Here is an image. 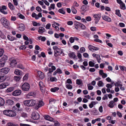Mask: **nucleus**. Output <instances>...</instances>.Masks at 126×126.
<instances>
[{
  "mask_svg": "<svg viewBox=\"0 0 126 126\" xmlns=\"http://www.w3.org/2000/svg\"><path fill=\"white\" fill-rule=\"evenodd\" d=\"M0 21L3 26L6 29L8 30L10 29L9 27V22L7 19L4 17H2L1 18Z\"/></svg>",
  "mask_w": 126,
  "mask_h": 126,
  "instance_id": "nucleus-1",
  "label": "nucleus"
},
{
  "mask_svg": "<svg viewBox=\"0 0 126 126\" xmlns=\"http://www.w3.org/2000/svg\"><path fill=\"white\" fill-rule=\"evenodd\" d=\"M3 113L4 115L10 117H13L16 115V113L15 111L9 109L4 110Z\"/></svg>",
  "mask_w": 126,
  "mask_h": 126,
  "instance_id": "nucleus-2",
  "label": "nucleus"
},
{
  "mask_svg": "<svg viewBox=\"0 0 126 126\" xmlns=\"http://www.w3.org/2000/svg\"><path fill=\"white\" fill-rule=\"evenodd\" d=\"M58 50H55L54 51V55L55 57H57L58 56H64L65 55V54L63 52V50L62 49H59Z\"/></svg>",
  "mask_w": 126,
  "mask_h": 126,
  "instance_id": "nucleus-3",
  "label": "nucleus"
},
{
  "mask_svg": "<svg viewBox=\"0 0 126 126\" xmlns=\"http://www.w3.org/2000/svg\"><path fill=\"white\" fill-rule=\"evenodd\" d=\"M10 71L9 68L4 67L0 69V75H4L7 74Z\"/></svg>",
  "mask_w": 126,
  "mask_h": 126,
  "instance_id": "nucleus-4",
  "label": "nucleus"
},
{
  "mask_svg": "<svg viewBox=\"0 0 126 126\" xmlns=\"http://www.w3.org/2000/svg\"><path fill=\"white\" fill-rule=\"evenodd\" d=\"M21 88L23 91H28L30 88V85L28 83H25L22 85Z\"/></svg>",
  "mask_w": 126,
  "mask_h": 126,
  "instance_id": "nucleus-5",
  "label": "nucleus"
},
{
  "mask_svg": "<svg viewBox=\"0 0 126 126\" xmlns=\"http://www.w3.org/2000/svg\"><path fill=\"white\" fill-rule=\"evenodd\" d=\"M101 16V14L100 13L96 14H94L93 15V17L94 18V20L95 21V23L97 24L100 20Z\"/></svg>",
  "mask_w": 126,
  "mask_h": 126,
  "instance_id": "nucleus-6",
  "label": "nucleus"
},
{
  "mask_svg": "<svg viewBox=\"0 0 126 126\" xmlns=\"http://www.w3.org/2000/svg\"><path fill=\"white\" fill-rule=\"evenodd\" d=\"M44 103L42 101H39L38 103L35 105L34 108L36 109H38L40 107L44 106Z\"/></svg>",
  "mask_w": 126,
  "mask_h": 126,
  "instance_id": "nucleus-7",
  "label": "nucleus"
},
{
  "mask_svg": "<svg viewBox=\"0 0 126 126\" xmlns=\"http://www.w3.org/2000/svg\"><path fill=\"white\" fill-rule=\"evenodd\" d=\"M31 117L33 119L37 120L40 117V115L38 113H36L35 112H33L32 114Z\"/></svg>",
  "mask_w": 126,
  "mask_h": 126,
  "instance_id": "nucleus-8",
  "label": "nucleus"
},
{
  "mask_svg": "<svg viewBox=\"0 0 126 126\" xmlns=\"http://www.w3.org/2000/svg\"><path fill=\"white\" fill-rule=\"evenodd\" d=\"M21 93V91L20 90H16L12 93V94L14 96H17L20 95Z\"/></svg>",
  "mask_w": 126,
  "mask_h": 126,
  "instance_id": "nucleus-9",
  "label": "nucleus"
},
{
  "mask_svg": "<svg viewBox=\"0 0 126 126\" xmlns=\"http://www.w3.org/2000/svg\"><path fill=\"white\" fill-rule=\"evenodd\" d=\"M102 17L103 19L105 21L109 22H111V18L105 15H103L102 16Z\"/></svg>",
  "mask_w": 126,
  "mask_h": 126,
  "instance_id": "nucleus-10",
  "label": "nucleus"
},
{
  "mask_svg": "<svg viewBox=\"0 0 126 126\" xmlns=\"http://www.w3.org/2000/svg\"><path fill=\"white\" fill-rule=\"evenodd\" d=\"M37 76L41 80L43 79L44 78V73L40 71H37Z\"/></svg>",
  "mask_w": 126,
  "mask_h": 126,
  "instance_id": "nucleus-11",
  "label": "nucleus"
},
{
  "mask_svg": "<svg viewBox=\"0 0 126 126\" xmlns=\"http://www.w3.org/2000/svg\"><path fill=\"white\" fill-rule=\"evenodd\" d=\"M80 9L82 11L85 12L89 9V6L87 5H83Z\"/></svg>",
  "mask_w": 126,
  "mask_h": 126,
  "instance_id": "nucleus-12",
  "label": "nucleus"
},
{
  "mask_svg": "<svg viewBox=\"0 0 126 126\" xmlns=\"http://www.w3.org/2000/svg\"><path fill=\"white\" fill-rule=\"evenodd\" d=\"M8 59L7 56L5 55L3 56V57L0 59V61L2 63V64H5L7 60Z\"/></svg>",
  "mask_w": 126,
  "mask_h": 126,
  "instance_id": "nucleus-13",
  "label": "nucleus"
},
{
  "mask_svg": "<svg viewBox=\"0 0 126 126\" xmlns=\"http://www.w3.org/2000/svg\"><path fill=\"white\" fill-rule=\"evenodd\" d=\"M9 85L8 82H3L0 85V89H4Z\"/></svg>",
  "mask_w": 126,
  "mask_h": 126,
  "instance_id": "nucleus-14",
  "label": "nucleus"
},
{
  "mask_svg": "<svg viewBox=\"0 0 126 126\" xmlns=\"http://www.w3.org/2000/svg\"><path fill=\"white\" fill-rule=\"evenodd\" d=\"M14 102L12 100L7 99L5 103V105H12L14 104Z\"/></svg>",
  "mask_w": 126,
  "mask_h": 126,
  "instance_id": "nucleus-15",
  "label": "nucleus"
},
{
  "mask_svg": "<svg viewBox=\"0 0 126 126\" xmlns=\"http://www.w3.org/2000/svg\"><path fill=\"white\" fill-rule=\"evenodd\" d=\"M19 30L21 31H23L25 29L24 25L23 24H20L19 25V26L18 28Z\"/></svg>",
  "mask_w": 126,
  "mask_h": 126,
  "instance_id": "nucleus-16",
  "label": "nucleus"
},
{
  "mask_svg": "<svg viewBox=\"0 0 126 126\" xmlns=\"http://www.w3.org/2000/svg\"><path fill=\"white\" fill-rule=\"evenodd\" d=\"M92 114L94 115H97L98 114L99 112L98 111L96 110L95 108L93 109L91 111Z\"/></svg>",
  "mask_w": 126,
  "mask_h": 126,
  "instance_id": "nucleus-17",
  "label": "nucleus"
},
{
  "mask_svg": "<svg viewBox=\"0 0 126 126\" xmlns=\"http://www.w3.org/2000/svg\"><path fill=\"white\" fill-rule=\"evenodd\" d=\"M14 73L16 75L18 76H21L22 75L23 72L21 71L18 69H16L14 72Z\"/></svg>",
  "mask_w": 126,
  "mask_h": 126,
  "instance_id": "nucleus-18",
  "label": "nucleus"
},
{
  "mask_svg": "<svg viewBox=\"0 0 126 126\" xmlns=\"http://www.w3.org/2000/svg\"><path fill=\"white\" fill-rule=\"evenodd\" d=\"M30 107L32 106L35 105L36 104V102L35 100H29Z\"/></svg>",
  "mask_w": 126,
  "mask_h": 126,
  "instance_id": "nucleus-19",
  "label": "nucleus"
},
{
  "mask_svg": "<svg viewBox=\"0 0 126 126\" xmlns=\"http://www.w3.org/2000/svg\"><path fill=\"white\" fill-rule=\"evenodd\" d=\"M46 31L45 29L43 27H40L39 28L38 32L40 33H43Z\"/></svg>",
  "mask_w": 126,
  "mask_h": 126,
  "instance_id": "nucleus-20",
  "label": "nucleus"
},
{
  "mask_svg": "<svg viewBox=\"0 0 126 126\" xmlns=\"http://www.w3.org/2000/svg\"><path fill=\"white\" fill-rule=\"evenodd\" d=\"M10 62V65L12 67L14 66L17 63L16 61L15 60H12Z\"/></svg>",
  "mask_w": 126,
  "mask_h": 126,
  "instance_id": "nucleus-21",
  "label": "nucleus"
},
{
  "mask_svg": "<svg viewBox=\"0 0 126 126\" xmlns=\"http://www.w3.org/2000/svg\"><path fill=\"white\" fill-rule=\"evenodd\" d=\"M114 102L112 100L109 102V104L108 105V106L110 108H112L114 106Z\"/></svg>",
  "mask_w": 126,
  "mask_h": 126,
  "instance_id": "nucleus-22",
  "label": "nucleus"
},
{
  "mask_svg": "<svg viewBox=\"0 0 126 126\" xmlns=\"http://www.w3.org/2000/svg\"><path fill=\"white\" fill-rule=\"evenodd\" d=\"M7 38L8 40L11 41H13L15 40H16V38L15 37L9 35H8Z\"/></svg>",
  "mask_w": 126,
  "mask_h": 126,
  "instance_id": "nucleus-23",
  "label": "nucleus"
},
{
  "mask_svg": "<svg viewBox=\"0 0 126 126\" xmlns=\"http://www.w3.org/2000/svg\"><path fill=\"white\" fill-rule=\"evenodd\" d=\"M8 7L11 10H13L15 9V7L13 5L11 2H9L8 4Z\"/></svg>",
  "mask_w": 126,
  "mask_h": 126,
  "instance_id": "nucleus-24",
  "label": "nucleus"
},
{
  "mask_svg": "<svg viewBox=\"0 0 126 126\" xmlns=\"http://www.w3.org/2000/svg\"><path fill=\"white\" fill-rule=\"evenodd\" d=\"M68 56L71 58H75L76 55L74 52H70L68 54Z\"/></svg>",
  "mask_w": 126,
  "mask_h": 126,
  "instance_id": "nucleus-25",
  "label": "nucleus"
},
{
  "mask_svg": "<svg viewBox=\"0 0 126 126\" xmlns=\"http://www.w3.org/2000/svg\"><path fill=\"white\" fill-rule=\"evenodd\" d=\"M6 79L5 75L0 76V82H3Z\"/></svg>",
  "mask_w": 126,
  "mask_h": 126,
  "instance_id": "nucleus-26",
  "label": "nucleus"
},
{
  "mask_svg": "<svg viewBox=\"0 0 126 126\" xmlns=\"http://www.w3.org/2000/svg\"><path fill=\"white\" fill-rule=\"evenodd\" d=\"M23 104L26 106L30 107L29 100L25 101L23 102Z\"/></svg>",
  "mask_w": 126,
  "mask_h": 126,
  "instance_id": "nucleus-27",
  "label": "nucleus"
},
{
  "mask_svg": "<svg viewBox=\"0 0 126 126\" xmlns=\"http://www.w3.org/2000/svg\"><path fill=\"white\" fill-rule=\"evenodd\" d=\"M5 104L4 100L2 98L0 97V105L3 106Z\"/></svg>",
  "mask_w": 126,
  "mask_h": 126,
  "instance_id": "nucleus-28",
  "label": "nucleus"
},
{
  "mask_svg": "<svg viewBox=\"0 0 126 126\" xmlns=\"http://www.w3.org/2000/svg\"><path fill=\"white\" fill-rule=\"evenodd\" d=\"M59 89V88L58 87H55L54 88H52L51 89L50 91L51 92H55L58 91Z\"/></svg>",
  "mask_w": 126,
  "mask_h": 126,
  "instance_id": "nucleus-29",
  "label": "nucleus"
},
{
  "mask_svg": "<svg viewBox=\"0 0 126 126\" xmlns=\"http://www.w3.org/2000/svg\"><path fill=\"white\" fill-rule=\"evenodd\" d=\"M35 94L33 92H29L27 95V98H29L30 96H34Z\"/></svg>",
  "mask_w": 126,
  "mask_h": 126,
  "instance_id": "nucleus-30",
  "label": "nucleus"
},
{
  "mask_svg": "<svg viewBox=\"0 0 126 126\" xmlns=\"http://www.w3.org/2000/svg\"><path fill=\"white\" fill-rule=\"evenodd\" d=\"M14 90V88L13 87H11L8 88L6 90L7 92L9 93L13 91Z\"/></svg>",
  "mask_w": 126,
  "mask_h": 126,
  "instance_id": "nucleus-31",
  "label": "nucleus"
},
{
  "mask_svg": "<svg viewBox=\"0 0 126 126\" xmlns=\"http://www.w3.org/2000/svg\"><path fill=\"white\" fill-rule=\"evenodd\" d=\"M120 7L121 9L123 10H125L126 8L125 4L123 2L120 4Z\"/></svg>",
  "mask_w": 126,
  "mask_h": 126,
  "instance_id": "nucleus-32",
  "label": "nucleus"
},
{
  "mask_svg": "<svg viewBox=\"0 0 126 126\" xmlns=\"http://www.w3.org/2000/svg\"><path fill=\"white\" fill-rule=\"evenodd\" d=\"M17 67L21 69H24L25 67L21 63H19L17 65Z\"/></svg>",
  "mask_w": 126,
  "mask_h": 126,
  "instance_id": "nucleus-33",
  "label": "nucleus"
},
{
  "mask_svg": "<svg viewBox=\"0 0 126 126\" xmlns=\"http://www.w3.org/2000/svg\"><path fill=\"white\" fill-rule=\"evenodd\" d=\"M74 24L75 26H76L77 27H80V25L81 24L79 22L77 21H74Z\"/></svg>",
  "mask_w": 126,
  "mask_h": 126,
  "instance_id": "nucleus-34",
  "label": "nucleus"
},
{
  "mask_svg": "<svg viewBox=\"0 0 126 126\" xmlns=\"http://www.w3.org/2000/svg\"><path fill=\"white\" fill-rule=\"evenodd\" d=\"M115 14L118 16L121 17V15L120 14V11L119 10H115Z\"/></svg>",
  "mask_w": 126,
  "mask_h": 126,
  "instance_id": "nucleus-35",
  "label": "nucleus"
},
{
  "mask_svg": "<svg viewBox=\"0 0 126 126\" xmlns=\"http://www.w3.org/2000/svg\"><path fill=\"white\" fill-rule=\"evenodd\" d=\"M120 69L122 71L124 70L126 72V67L124 66L120 65L119 66Z\"/></svg>",
  "mask_w": 126,
  "mask_h": 126,
  "instance_id": "nucleus-36",
  "label": "nucleus"
},
{
  "mask_svg": "<svg viewBox=\"0 0 126 126\" xmlns=\"http://www.w3.org/2000/svg\"><path fill=\"white\" fill-rule=\"evenodd\" d=\"M21 78V77L20 76H15L14 77V79L16 81H18Z\"/></svg>",
  "mask_w": 126,
  "mask_h": 126,
  "instance_id": "nucleus-37",
  "label": "nucleus"
},
{
  "mask_svg": "<svg viewBox=\"0 0 126 126\" xmlns=\"http://www.w3.org/2000/svg\"><path fill=\"white\" fill-rule=\"evenodd\" d=\"M50 80L52 82H53L54 81H56L57 79L55 77H50Z\"/></svg>",
  "mask_w": 126,
  "mask_h": 126,
  "instance_id": "nucleus-38",
  "label": "nucleus"
},
{
  "mask_svg": "<svg viewBox=\"0 0 126 126\" xmlns=\"http://www.w3.org/2000/svg\"><path fill=\"white\" fill-rule=\"evenodd\" d=\"M76 81V84L78 85H80L82 84V81L81 79H77Z\"/></svg>",
  "mask_w": 126,
  "mask_h": 126,
  "instance_id": "nucleus-39",
  "label": "nucleus"
},
{
  "mask_svg": "<svg viewBox=\"0 0 126 126\" xmlns=\"http://www.w3.org/2000/svg\"><path fill=\"white\" fill-rule=\"evenodd\" d=\"M63 8H62L59 9L58 10V12L61 14H65V12L63 10Z\"/></svg>",
  "mask_w": 126,
  "mask_h": 126,
  "instance_id": "nucleus-40",
  "label": "nucleus"
},
{
  "mask_svg": "<svg viewBox=\"0 0 126 126\" xmlns=\"http://www.w3.org/2000/svg\"><path fill=\"white\" fill-rule=\"evenodd\" d=\"M103 83L102 81H99L97 83L99 87L103 86Z\"/></svg>",
  "mask_w": 126,
  "mask_h": 126,
  "instance_id": "nucleus-41",
  "label": "nucleus"
},
{
  "mask_svg": "<svg viewBox=\"0 0 126 126\" xmlns=\"http://www.w3.org/2000/svg\"><path fill=\"white\" fill-rule=\"evenodd\" d=\"M4 52V49L3 48H0V57L3 55Z\"/></svg>",
  "mask_w": 126,
  "mask_h": 126,
  "instance_id": "nucleus-42",
  "label": "nucleus"
},
{
  "mask_svg": "<svg viewBox=\"0 0 126 126\" xmlns=\"http://www.w3.org/2000/svg\"><path fill=\"white\" fill-rule=\"evenodd\" d=\"M121 82L120 81H118L116 82L115 84V86H122V85L121 84H120Z\"/></svg>",
  "mask_w": 126,
  "mask_h": 126,
  "instance_id": "nucleus-43",
  "label": "nucleus"
},
{
  "mask_svg": "<svg viewBox=\"0 0 126 126\" xmlns=\"http://www.w3.org/2000/svg\"><path fill=\"white\" fill-rule=\"evenodd\" d=\"M71 10L72 12L74 14H75L77 13L76 10L74 7H72L71 8Z\"/></svg>",
  "mask_w": 126,
  "mask_h": 126,
  "instance_id": "nucleus-44",
  "label": "nucleus"
},
{
  "mask_svg": "<svg viewBox=\"0 0 126 126\" xmlns=\"http://www.w3.org/2000/svg\"><path fill=\"white\" fill-rule=\"evenodd\" d=\"M66 88L69 89H72V86L70 84H67L66 85Z\"/></svg>",
  "mask_w": 126,
  "mask_h": 126,
  "instance_id": "nucleus-45",
  "label": "nucleus"
},
{
  "mask_svg": "<svg viewBox=\"0 0 126 126\" xmlns=\"http://www.w3.org/2000/svg\"><path fill=\"white\" fill-rule=\"evenodd\" d=\"M89 65L90 67H94V63L90 61L89 62Z\"/></svg>",
  "mask_w": 126,
  "mask_h": 126,
  "instance_id": "nucleus-46",
  "label": "nucleus"
},
{
  "mask_svg": "<svg viewBox=\"0 0 126 126\" xmlns=\"http://www.w3.org/2000/svg\"><path fill=\"white\" fill-rule=\"evenodd\" d=\"M18 16L20 18L22 19H23L25 18V16L22 14H20V13H18Z\"/></svg>",
  "mask_w": 126,
  "mask_h": 126,
  "instance_id": "nucleus-47",
  "label": "nucleus"
},
{
  "mask_svg": "<svg viewBox=\"0 0 126 126\" xmlns=\"http://www.w3.org/2000/svg\"><path fill=\"white\" fill-rule=\"evenodd\" d=\"M7 126H18V125H15L14 124L11 123H8L7 125Z\"/></svg>",
  "mask_w": 126,
  "mask_h": 126,
  "instance_id": "nucleus-48",
  "label": "nucleus"
},
{
  "mask_svg": "<svg viewBox=\"0 0 126 126\" xmlns=\"http://www.w3.org/2000/svg\"><path fill=\"white\" fill-rule=\"evenodd\" d=\"M56 71L58 74H62L63 73L62 71L59 68H57Z\"/></svg>",
  "mask_w": 126,
  "mask_h": 126,
  "instance_id": "nucleus-49",
  "label": "nucleus"
},
{
  "mask_svg": "<svg viewBox=\"0 0 126 126\" xmlns=\"http://www.w3.org/2000/svg\"><path fill=\"white\" fill-rule=\"evenodd\" d=\"M36 10L38 12H41L42 11V9L39 6H37L36 8Z\"/></svg>",
  "mask_w": 126,
  "mask_h": 126,
  "instance_id": "nucleus-50",
  "label": "nucleus"
},
{
  "mask_svg": "<svg viewBox=\"0 0 126 126\" xmlns=\"http://www.w3.org/2000/svg\"><path fill=\"white\" fill-rule=\"evenodd\" d=\"M28 74H26L23 77V80H27L28 79Z\"/></svg>",
  "mask_w": 126,
  "mask_h": 126,
  "instance_id": "nucleus-51",
  "label": "nucleus"
},
{
  "mask_svg": "<svg viewBox=\"0 0 126 126\" xmlns=\"http://www.w3.org/2000/svg\"><path fill=\"white\" fill-rule=\"evenodd\" d=\"M90 84H88L87 85L88 89L89 90H92L93 88V87L91 85H89Z\"/></svg>",
  "mask_w": 126,
  "mask_h": 126,
  "instance_id": "nucleus-52",
  "label": "nucleus"
},
{
  "mask_svg": "<svg viewBox=\"0 0 126 126\" xmlns=\"http://www.w3.org/2000/svg\"><path fill=\"white\" fill-rule=\"evenodd\" d=\"M85 51V49L83 47H81L80 48V52L81 53L84 52Z\"/></svg>",
  "mask_w": 126,
  "mask_h": 126,
  "instance_id": "nucleus-53",
  "label": "nucleus"
},
{
  "mask_svg": "<svg viewBox=\"0 0 126 126\" xmlns=\"http://www.w3.org/2000/svg\"><path fill=\"white\" fill-rule=\"evenodd\" d=\"M69 41L71 43H72L74 42V38L72 37H71L69 38Z\"/></svg>",
  "mask_w": 126,
  "mask_h": 126,
  "instance_id": "nucleus-54",
  "label": "nucleus"
},
{
  "mask_svg": "<svg viewBox=\"0 0 126 126\" xmlns=\"http://www.w3.org/2000/svg\"><path fill=\"white\" fill-rule=\"evenodd\" d=\"M78 57L79 59H80V61H81L82 59L81 58V54L79 53L78 52Z\"/></svg>",
  "mask_w": 126,
  "mask_h": 126,
  "instance_id": "nucleus-55",
  "label": "nucleus"
},
{
  "mask_svg": "<svg viewBox=\"0 0 126 126\" xmlns=\"http://www.w3.org/2000/svg\"><path fill=\"white\" fill-rule=\"evenodd\" d=\"M94 46L91 45H90L88 46V48L89 50L91 51H92V49H93Z\"/></svg>",
  "mask_w": 126,
  "mask_h": 126,
  "instance_id": "nucleus-56",
  "label": "nucleus"
},
{
  "mask_svg": "<svg viewBox=\"0 0 126 126\" xmlns=\"http://www.w3.org/2000/svg\"><path fill=\"white\" fill-rule=\"evenodd\" d=\"M66 82L67 83L69 84H72V82L71 79H69L67 80L66 82Z\"/></svg>",
  "mask_w": 126,
  "mask_h": 126,
  "instance_id": "nucleus-57",
  "label": "nucleus"
},
{
  "mask_svg": "<svg viewBox=\"0 0 126 126\" xmlns=\"http://www.w3.org/2000/svg\"><path fill=\"white\" fill-rule=\"evenodd\" d=\"M7 9L5 5H2L1 7H0V10H6Z\"/></svg>",
  "mask_w": 126,
  "mask_h": 126,
  "instance_id": "nucleus-58",
  "label": "nucleus"
},
{
  "mask_svg": "<svg viewBox=\"0 0 126 126\" xmlns=\"http://www.w3.org/2000/svg\"><path fill=\"white\" fill-rule=\"evenodd\" d=\"M23 38L24 39L28 41L29 40V39L28 37L26 36L25 34L23 35Z\"/></svg>",
  "mask_w": 126,
  "mask_h": 126,
  "instance_id": "nucleus-59",
  "label": "nucleus"
},
{
  "mask_svg": "<svg viewBox=\"0 0 126 126\" xmlns=\"http://www.w3.org/2000/svg\"><path fill=\"white\" fill-rule=\"evenodd\" d=\"M91 17L88 16L86 18V20L88 21H90L91 20Z\"/></svg>",
  "mask_w": 126,
  "mask_h": 126,
  "instance_id": "nucleus-60",
  "label": "nucleus"
},
{
  "mask_svg": "<svg viewBox=\"0 0 126 126\" xmlns=\"http://www.w3.org/2000/svg\"><path fill=\"white\" fill-rule=\"evenodd\" d=\"M44 117L45 119L48 120L50 116L47 115H45Z\"/></svg>",
  "mask_w": 126,
  "mask_h": 126,
  "instance_id": "nucleus-61",
  "label": "nucleus"
},
{
  "mask_svg": "<svg viewBox=\"0 0 126 126\" xmlns=\"http://www.w3.org/2000/svg\"><path fill=\"white\" fill-rule=\"evenodd\" d=\"M60 125V123L57 121H55V122L54 123V126H59Z\"/></svg>",
  "mask_w": 126,
  "mask_h": 126,
  "instance_id": "nucleus-62",
  "label": "nucleus"
},
{
  "mask_svg": "<svg viewBox=\"0 0 126 126\" xmlns=\"http://www.w3.org/2000/svg\"><path fill=\"white\" fill-rule=\"evenodd\" d=\"M117 114L120 117H122V115L121 113L119 111H117Z\"/></svg>",
  "mask_w": 126,
  "mask_h": 126,
  "instance_id": "nucleus-63",
  "label": "nucleus"
},
{
  "mask_svg": "<svg viewBox=\"0 0 126 126\" xmlns=\"http://www.w3.org/2000/svg\"><path fill=\"white\" fill-rule=\"evenodd\" d=\"M51 26V24L50 23L47 24L46 25V28L47 29H49Z\"/></svg>",
  "mask_w": 126,
  "mask_h": 126,
  "instance_id": "nucleus-64",
  "label": "nucleus"
}]
</instances>
